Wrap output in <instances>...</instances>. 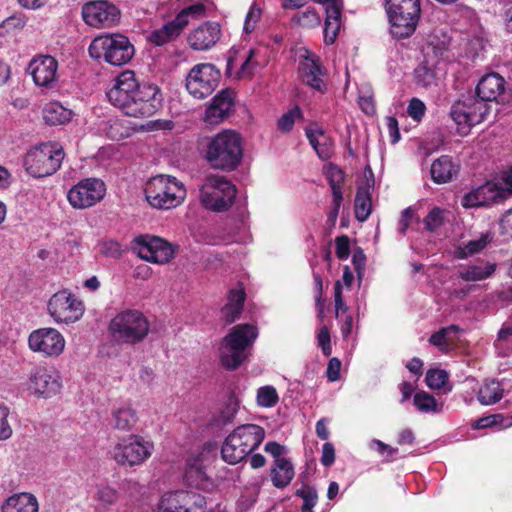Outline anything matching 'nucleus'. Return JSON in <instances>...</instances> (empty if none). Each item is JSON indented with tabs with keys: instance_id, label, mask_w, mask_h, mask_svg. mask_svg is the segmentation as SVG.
<instances>
[{
	"instance_id": "obj_1",
	"label": "nucleus",
	"mask_w": 512,
	"mask_h": 512,
	"mask_svg": "<svg viewBox=\"0 0 512 512\" xmlns=\"http://www.w3.org/2000/svg\"><path fill=\"white\" fill-rule=\"evenodd\" d=\"M107 98L125 115L135 118L153 116L163 101L159 87L151 82H140L132 70H125L115 78Z\"/></svg>"
},
{
	"instance_id": "obj_2",
	"label": "nucleus",
	"mask_w": 512,
	"mask_h": 512,
	"mask_svg": "<svg viewBox=\"0 0 512 512\" xmlns=\"http://www.w3.org/2000/svg\"><path fill=\"white\" fill-rule=\"evenodd\" d=\"M242 139L238 133L225 130L213 137L207 146L205 158L209 164L224 171H232L241 163Z\"/></svg>"
},
{
	"instance_id": "obj_3",
	"label": "nucleus",
	"mask_w": 512,
	"mask_h": 512,
	"mask_svg": "<svg viewBox=\"0 0 512 512\" xmlns=\"http://www.w3.org/2000/svg\"><path fill=\"white\" fill-rule=\"evenodd\" d=\"M258 337V330L251 324H240L232 328L220 345L221 364L230 370L237 369L247 358L248 350Z\"/></svg>"
},
{
	"instance_id": "obj_4",
	"label": "nucleus",
	"mask_w": 512,
	"mask_h": 512,
	"mask_svg": "<svg viewBox=\"0 0 512 512\" xmlns=\"http://www.w3.org/2000/svg\"><path fill=\"white\" fill-rule=\"evenodd\" d=\"M265 430L256 424L238 426L230 433L221 448L225 462L237 464L252 453L264 440Z\"/></svg>"
},
{
	"instance_id": "obj_5",
	"label": "nucleus",
	"mask_w": 512,
	"mask_h": 512,
	"mask_svg": "<svg viewBox=\"0 0 512 512\" xmlns=\"http://www.w3.org/2000/svg\"><path fill=\"white\" fill-rule=\"evenodd\" d=\"M147 202L156 209L169 210L180 206L187 195L185 185L174 176L157 175L145 187Z\"/></svg>"
},
{
	"instance_id": "obj_6",
	"label": "nucleus",
	"mask_w": 512,
	"mask_h": 512,
	"mask_svg": "<svg viewBox=\"0 0 512 512\" xmlns=\"http://www.w3.org/2000/svg\"><path fill=\"white\" fill-rule=\"evenodd\" d=\"M88 52L95 60H103L113 66H122L132 59L135 51L126 36L111 33L95 37L88 47Z\"/></svg>"
},
{
	"instance_id": "obj_7",
	"label": "nucleus",
	"mask_w": 512,
	"mask_h": 512,
	"mask_svg": "<svg viewBox=\"0 0 512 512\" xmlns=\"http://www.w3.org/2000/svg\"><path fill=\"white\" fill-rule=\"evenodd\" d=\"M112 338L122 344L142 342L149 333L150 324L146 316L136 309L118 312L108 326Z\"/></svg>"
},
{
	"instance_id": "obj_8",
	"label": "nucleus",
	"mask_w": 512,
	"mask_h": 512,
	"mask_svg": "<svg viewBox=\"0 0 512 512\" xmlns=\"http://www.w3.org/2000/svg\"><path fill=\"white\" fill-rule=\"evenodd\" d=\"M64 159L62 146L56 142L42 143L30 149L24 159V166L31 176L43 178L54 174Z\"/></svg>"
},
{
	"instance_id": "obj_9",
	"label": "nucleus",
	"mask_w": 512,
	"mask_h": 512,
	"mask_svg": "<svg viewBox=\"0 0 512 512\" xmlns=\"http://www.w3.org/2000/svg\"><path fill=\"white\" fill-rule=\"evenodd\" d=\"M154 452V443L138 434H130L120 438L110 451L112 459L125 467L140 466Z\"/></svg>"
},
{
	"instance_id": "obj_10",
	"label": "nucleus",
	"mask_w": 512,
	"mask_h": 512,
	"mask_svg": "<svg viewBox=\"0 0 512 512\" xmlns=\"http://www.w3.org/2000/svg\"><path fill=\"white\" fill-rule=\"evenodd\" d=\"M236 194L237 189L228 178L210 175L200 188V201L209 210L223 212L233 205Z\"/></svg>"
},
{
	"instance_id": "obj_11",
	"label": "nucleus",
	"mask_w": 512,
	"mask_h": 512,
	"mask_svg": "<svg viewBox=\"0 0 512 512\" xmlns=\"http://www.w3.org/2000/svg\"><path fill=\"white\" fill-rule=\"evenodd\" d=\"M386 11L394 37L406 38L415 31L420 17L419 0H387Z\"/></svg>"
},
{
	"instance_id": "obj_12",
	"label": "nucleus",
	"mask_w": 512,
	"mask_h": 512,
	"mask_svg": "<svg viewBox=\"0 0 512 512\" xmlns=\"http://www.w3.org/2000/svg\"><path fill=\"white\" fill-rule=\"evenodd\" d=\"M205 15V5L199 1L195 2L183 8L175 19L150 32L148 40L157 46L164 45L177 38L191 20L202 18Z\"/></svg>"
},
{
	"instance_id": "obj_13",
	"label": "nucleus",
	"mask_w": 512,
	"mask_h": 512,
	"mask_svg": "<svg viewBox=\"0 0 512 512\" xmlns=\"http://www.w3.org/2000/svg\"><path fill=\"white\" fill-rule=\"evenodd\" d=\"M490 108V104L470 95L452 105L450 116L458 126V130L467 134L471 127L485 120Z\"/></svg>"
},
{
	"instance_id": "obj_14",
	"label": "nucleus",
	"mask_w": 512,
	"mask_h": 512,
	"mask_svg": "<svg viewBox=\"0 0 512 512\" xmlns=\"http://www.w3.org/2000/svg\"><path fill=\"white\" fill-rule=\"evenodd\" d=\"M62 387L59 372L49 366H35L24 383V390L31 396L48 399L60 392Z\"/></svg>"
},
{
	"instance_id": "obj_15",
	"label": "nucleus",
	"mask_w": 512,
	"mask_h": 512,
	"mask_svg": "<svg viewBox=\"0 0 512 512\" xmlns=\"http://www.w3.org/2000/svg\"><path fill=\"white\" fill-rule=\"evenodd\" d=\"M220 80V71L210 63L195 65L186 77V88L190 95L196 99L210 96Z\"/></svg>"
},
{
	"instance_id": "obj_16",
	"label": "nucleus",
	"mask_w": 512,
	"mask_h": 512,
	"mask_svg": "<svg viewBox=\"0 0 512 512\" xmlns=\"http://www.w3.org/2000/svg\"><path fill=\"white\" fill-rule=\"evenodd\" d=\"M84 304L67 290L55 293L48 302V311L57 323H74L84 314Z\"/></svg>"
},
{
	"instance_id": "obj_17",
	"label": "nucleus",
	"mask_w": 512,
	"mask_h": 512,
	"mask_svg": "<svg viewBox=\"0 0 512 512\" xmlns=\"http://www.w3.org/2000/svg\"><path fill=\"white\" fill-rule=\"evenodd\" d=\"M133 250L148 262L168 263L175 255V247L165 239L153 235H140L135 238Z\"/></svg>"
},
{
	"instance_id": "obj_18",
	"label": "nucleus",
	"mask_w": 512,
	"mask_h": 512,
	"mask_svg": "<svg viewBox=\"0 0 512 512\" xmlns=\"http://www.w3.org/2000/svg\"><path fill=\"white\" fill-rule=\"evenodd\" d=\"M206 499L201 494L186 490L170 491L162 495L158 512H205Z\"/></svg>"
},
{
	"instance_id": "obj_19",
	"label": "nucleus",
	"mask_w": 512,
	"mask_h": 512,
	"mask_svg": "<svg viewBox=\"0 0 512 512\" xmlns=\"http://www.w3.org/2000/svg\"><path fill=\"white\" fill-rule=\"evenodd\" d=\"M64 336L55 328H39L30 333L28 346L44 357L55 358L61 355L65 348Z\"/></svg>"
},
{
	"instance_id": "obj_20",
	"label": "nucleus",
	"mask_w": 512,
	"mask_h": 512,
	"mask_svg": "<svg viewBox=\"0 0 512 512\" xmlns=\"http://www.w3.org/2000/svg\"><path fill=\"white\" fill-rule=\"evenodd\" d=\"M105 192L106 188L103 181L96 178H87L70 188L67 199L72 207L85 209L102 200Z\"/></svg>"
},
{
	"instance_id": "obj_21",
	"label": "nucleus",
	"mask_w": 512,
	"mask_h": 512,
	"mask_svg": "<svg viewBox=\"0 0 512 512\" xmlns=\"http://www.w3.org/2000/svg\"><path fill=\"white\" fill-rule=\"evenodd\" d=\"M82 17L91 27L109 28L119 22L120 10L106 0L92 1L83 6Z\"/></svg>"
},
{
	"instance_id": "obj_22",
	"label": "nucleus",
	"mask_w": 512,
	"mask_h": 512,
	"mask_svg": "<svg viewBox=\"0 0 512 512\" xmlns=\"http://www.w3.org/2000/svg\"><path fill=\"white\" fill-rule=\"evenodd\" d=\"M299 76L303 83L319 92L326 90L323 80L325 75L324 67L320 58L307 49L299 50Z\"/></svg>"
},
{
	"instance_id": "obj_23",
	"label": "nucleus",
	"mask_w": 512,
	"mask_h": 512,
	"mask_svg": "<svg viewBox=\"0 0 512 512\" xmlns=\"http://www.w3.org/2000/svg\"><path fill=\"white\" fill-rule=\"evenodd\" d=\"M35 85L43 88H54L58 80V62L50 55L34 57L28 66Z\"/></svg>"
},
{
	"instance_id": "obj_24",
	"label": "nucleus",
	"mask_w": 512,
	"mask_h": 512,
	"mask_svg": "<svg viewBox=\"0 0 512 512\" xmlns=\"http://www.w3.org/2000/svg\"><path fill=\"white\" fill-rule=\"evenodd\" d=\"M505 197L506 191L504 188L494 182H487L465 194L461 199V204L465 208H475L500 202Z\"/></svg>"
},
{
	"instance_id": "obj_25",
	"label": "nucleus",
	"mask_w": 512,
	"mask_h": 512,
	"mask_svg": "<svg viewBox=\"0 0 512 512\" xmlns=\"http://www.w3.org/2000/svg\"><path fill=\"white\" fill-rule=\"evenodd\" d=\"M219 23L208 21L195 28L188 36V43L193 50L205 51L212 48L220 39Z\"/></svg>"
},
{
	"instance_id": "obj_26",
	"label": "nucleus",
	"mask_w": 512,
	"mask_h": 512,
	"mask_svg": "<svg viewBox=\"0 0 512 512\" xmlns=\"http://www.w3.org/2000/svg\"><path fill=\"white\" fill-rule=\"evenodd\" d=\"M232 105V93L230 91L220 92L207 107L204 121L211 125L222 122L229 115Z\"/></svg>"
},
{
	"instance_id": "obj_27",
	"label": "nucleus",
	"mask_w": 512,
	"mask_h": 512,
	"mask_svg": "<svg viewBox=\"0 0 512 512\" xmlns=\"http://www.w3.org/2000/svg\"><path fill=\"white\" fill-rule=\"evenodd\" d=\"M505 80L497 73H489L484 75L477 87V98L488 103L497 100L498 96L504 91Z\"/></svg>"
},
{
	"instance_id": "obj_28",
	"label": "nucleus",
	"mask_w": 512,
	"mask_h": 512,
	"mask_svg": "<svg viewBox=\"0 0 512 512\" xmlns=\"http://www.w3.org/2000/svg\"><path fill=\"white\" fill-rule=\"evenodd\" d=\"M38 510L37 498L28 492L13 494L1 505L2 512H38Z\"/></svg>"
},
{
	"instance_id": "obj_29",
	"label": "nucleus",
	"mask_w": 512,
	"mask_h": 512,
	"mask_svg": "<svg viewBox=\"0 0 512 512\" xmlns=\"http://www.w3.org/2000/svg\"><path fill=\"white\" fill-rule=\"evenodd\" d=\"M495 271V263L481 260L462 266L458 271V275L466 282H477L490 278Z\"/></svg>"
},
{
	"instance_id": "obj_30",
	"label": "nucleus",
	"mask_w": 512,
	"mask_h": 512,
	"mask_svg": "<svg viewBox=\"0 0 512 512\" xmlns=\"http://www.w3.org/2000/svg\"><path fill=\"white\" fill-rule=\"evenodd\" d=\"M137 421V412L129 402H123L112 410L111 425L115 429L129 431Z\"/></svg>"
},
{
	"instance_id": "obj_31",
	"label": "nucleus",
	"mask_w": 512,
	"mask_h": 512,
	"mask_svg": "<svg viewBox=\"0 0 512 512\" xmlns=\"http://www.w3.org/2000/svg\"><path fill=\"white\" fill-rule=\"evenodd\" d=\"M295 476L294 465L289 459L274 460L270 470V479L274 487L286 488Z\"/></svg>"
},
{
	"instance_id": "obj_32",
	"label": "nucleus",
	"mask_w": 512,
	"mask_h": 512,
	"mask_svg": "<svg viewBox=\"0 0 512 512\" xmlns=\"http://www.w3.org/2000/svg\"><path fill=\"white\" fill-rule=\"evenodd\" d=\"M184 480L191 487H204L206 482V474L204 471L202 454L191 456L187 460L186 469L184 473Z\"/></svg>"
},
{
	"instance_id": "obj_33",
	"label": "nucleus",
	"mask_w": 512,
	"mask_h": 512,
	"mask_svg": "<svg viewBox=\"0 0 512 512\" xmlns=\"http://www.w3.org/2000/svg\"><path fill=\"white\" fill-rule=\"evenodd\" d=\"M457 172L458 166L447 155L436 159L430 169L432 180L438 184L449 182Z\"/></svg>"
},
{
	"instance_id": "obj_34",
	"label": "nucleus",
	"mask_w": 512,
	"mask_h": 512,
	"mask_svg": "<svg viewBox=\"0 0 512 512\" xmlns=\"http://www.w3.org/2000/svg\"><path fill=\"white\" fill-rule=\"evenodd\" d=\"M244 288L238 286L231 289L228 294V302L222 309V314L227 323H233L241 314L245 301Z\"/></svg>"
},
{
	"instance_id": "obj_35",
	"label": "nucleus",
	"mask_w": 512,
	"mask_h": 512,
	"mask_svg": "<svg viewBox=\"0 0 512 512\" xmlns=\"http://www.w3.org/2000/svg\"><path fill=\"white\" fill-rule=\"evenodd\" d=\"M306 136L320 159L327 160L331 157L333 143L322 130L306 129Z\"/></svg>"
},
{
	"instance_id": "obj_36",
	"label": "nucleus",
	"mask_w": 512,
	"mask_h": 512,
	"mask_svg": "<svg viewBox=\"0 0 512 512\" xmlns=\"http://www.w3.org/2000/svg\"><path fill=\"white\" fill-rule=\"evenodd\" d=\"M72 116L73 112L58 101L49 102L43 109V118L49 125H63L68 123Z\"/></svg>"
},
{
	"instance_id": "obj_37",
	"label": "nucleus",
	"mask_w": 512,
	"mask_h": 512,
	"mask_svg": "<svg viewBox=\"0 0 512 512\" xmlns=\"http://www.w3.org/2000/svg\"><path fill=\"white\" fill-rule=\"evenodd\" d=\"M503 397V388L498 381L487 380L479 388L477 399L485 406L499 402Z\"/></svg>"
},
{
	"instance_id": "obj_38",
	"label": "nucleus",
	"mask_w": 512,
	"mask_h": 512,
	"mask_svg": "<svg viewBox=\"0 0 512 512\" xmlns=\"http://www.w3.org/2000/svg\"><path fill=\"white\" fill-rule=\"evenodd\" d=\"M494 346L499 356L507 357L512 353V319L502 324Z\"/></svg>"
},
{
	"instance_id": "obj_39",
	"label": "nucleus",
	"mask_w": 512,
	"mask_h": 512,
	"mask_svg": "<svg viewBox=\"0 0 512 512\" xmlns=\"http://www.w3.org/2000/svg\"><path fill=\"white\" fill-rule=\"evenodd\" d=\"M459 328L455 325L444 327L431 335L429 342L442 351L448 350L456 341Z\"/></svg>"
},
{
	"instance_id": "obj_40",
	"label": "nucleus",
	"mask_w": 512,
	"mask_h": 512,
	"mask_svg": "<svg viewBox=\"0 0 512 512\" xmlns=\"http://www.w3.org/2000/svg\"><path fill=\"white\" fill-rule=\"evenodd\" d=\"M371 197L366 188H359L355 197V216L363 222L371 213Z\"/></svg>"
},
{
	"instance_id": "obj_41",
	"label": "nucleus",
	"mask_w": 512,
	"mask_h": 512,
	"mask_svg": "<svg viewBox=\"0 0 512 512\" xmlns=\"http://www.w3.org/2000/svg\"><path fill=\"white\" fill-rule=\"evenodd\" d=\"M292 21L302 28H316L321 23V17L314 8H307L293 15Z\"/></svg>"
},
{
	"instance_id": "obj_42",
	"label": "nucleus",
	"mask_w": 512,
	"mask_h": 512,
	"mask_svg": "<svg viewBox=\"0 0 512 512\" xmlns=\"http://www.w3.org/2000/svg\"><path fill=\"white\" fill-rule=\"evenodd\" d=\"M279 402V395L272 385L261 386L256 391V403L262 408H272Z\"/></svg>"
},
{
	"instance_id": "obj_43",
	"label": "nucleus",
	"mask_w": 512,
	"mask_h": 512,
	"mask_svg": "<svg viewBox=\"0 0 512 512\" xmlns=\"http://www.w3.org/2000/svg\"><path fill=\"white\" fill-rule=\"evenodd\" d=\"M413 402L417 410L422 413H437L441 410L436 399L424 391L417 392L414 395Z\"/></svg>"
},
{
	"instance_id": "obj_44",
	"label": "nucleus",
	"mask_w": 512,
	"mask_h": 512,
	"mask_svg": "<svg viewBox=\"0 0 512 512\" xmlns=\"http://www.w3.org/2000/svg\"><path fill=\"white\" fill-rule=\"evenodd\" d=\"M491 240L492 236L490 233H483L478 238L468 241L464 247H461L459 255L464 258L478 253L483 250Z\"/></svg>"
},
{
	"instance_id": "obj_45",
	"label": "nucleus",
	"mask_w": 512,
	"mask_h": 512,
	"mask_svg": "<svg viewBox=\"0 0 512 512\" xmlns=\"http://www.w3.org/2000/svg\"><path fill=\"white\" fill-rule=\"evenodd\" d=\"M303 116L299 106H294L284 113L277 122V128L284 133H288L293 129L295 122Z\"/></svg>"
},
{
	"instance_id": "obj_46",
	"label": "nucleus",
	"mask_w": 512,
	"mask_h": 512,
	"mask_svg": "<svg viewBox=\"0 0 512 512\" xmlns=\"http://www.w3.org/2000/svg\"><path fill=\"white\" fill-rule=\"evenodd\" d=\"M295 494L303 500L301 512H314L313 508L318 502V494L315 488L306 486L298 489Z\"/></svg>"
},
{
	"instance_id": "obj_47",
	"label": "nucleus",
	"mask_w": 512,
	"mask_h": 512,
	"mask_svg": "<svg viewBox=\"0 0 512 512\" xmlns=\"http://www.w3.org/2000/svg\"><path fill=\"white\" fill-rule=\"evenodd\" d=\"M254 55L255 51L253 49L247 52L240 66L236 68L234 76L236 79H248L252 77L256 68V62L253 61Z\"/></svg>"
},
{
	"instance_id": "obj_48",
	"label": "nucleus",
	"mask_w": 512,
	"mask_h": 512,
	"mask_svg": "<svg viewBox=\"0 0 512 512\" xmlns=\"http://www.w3.org/2000/svg\"><path fill=\"white\" fill-rule=\"evenodd\" d=\"M449 375L442 369H430L426 374V384L431 389H441L448 382Z\"/></svg>"
},
{
	"instance_id": "obj_49",
	"label": "nucleus",
	"mask_w": 512,
	"mask_h": 512,
	"mask_svg": "<svg viewBox=\"0 0 512 512\" xmlns=\"http://www.w3.org/2000/svg\"><path fill=\"white\" fill-rule=\"evenodd\" d=\"M261 15L262 9L256 3H253L244 20L243 31L245 34H251L255 31Z\"/></svg>"
},
{
	"instance_id": "obj_50",
	"label": "nucleus",
	"mask_w": 512,
	"mask_h": 512,
	"mask_svg": "<svg viewBox=\"0 0 512 512\" xmlns=\"http://www.w3.org/2000/svg\"><path fill=\"white\" fill-rule=\"evenodd\" d=\"M414 75L416 82L423 87L431 86L436 79L435 72L427 64L419 65L415 69Z\"/></svg>"
},
{
	"instance_id": "obj_51",
	"label": "nucleus",
	"mask_w": 512,
	"mask_h": 512,
	"mask_svg": "<svg viewBox=\"0 0 512 512\" xmlns=\"http://www.w3.org/2000/svg\"><path fill=\"white\" fill-rule=\"evenodd\" d=\"M98 252L105 257L118 258L121 256L123 249L118 241L109 239L98 244Z\"/></svg>"
},
{
	"instance_id": "obj_52",
	"label": "nucleus",
	"mask_w": 512,
	"mask_h": 512,
	"mask_svg": "<svg viewBox=\"0 0 512 512\" xmlns=\"http://www.w3.org/2000/svg\"><path fill=\"white\" fill-rule=\"evenodd\" d=\"M9 414V408L0 404V441L7 440L12 436L13 430L8 420Z\"/></svg>"
},
{
	"instance_id": "obj_53",
	"label": "nucleus",
	"mask_w": 512,
	"mask_h": 512,
	"mask_svg": "<svg viewBox=\"0 0 512 512\" xmlns=\"http://www.w3.org/2000/svg\"><path fill=\"white\" fill-rule=\"evenodd\" d=\"M325 175L329 181L331 189L341 188L344 181V173L336 165L329 164L326 168Z\"/></svg>"
},
{
	"instance_id": "obj_54",
	"label": "nucleus",
	"mask_w": 512,
	"mask_h": 512,
	"mask_svg": "<svg viewBox=\"0 0 512 512\" xmlns=\"http://www.w3.org/2000/svg\"><path fill=\"white\" fill-rule=\"evenodd\" d=\"M96 498L104 505H111L116 502L118 493L112 487L100 485L97 487Z\"/></svg>"
},
{
	"instance_id": "obj_55",
	"label": "nucleus",
	"mask_w": 512,
	"mask_h": 512,
	"mask_svg": "<svg viewBox=\"0 0 512 512\" xmlns=\"http://www.w3.org/2000/svg\"><path fill=\"white\" fill-rule=\"evenodd\" d=\"M443 220V210L433 208L424 220L425 227L429 231H435L443 224Z\"/></svg>"
},
{
	"instance_id": "obj_56",
	"label": "nucleus",
	"mask_w": 512,
	"mask_h": 512,
	"mask_svg": "<svg viewBox=\"0 0 512 512\" xmlns=\"http://www.w3.org/2000/svg\"><path fill=\"white\" fill-rule=\"evenodd\" d=\"M317 342L325 356H330L332 353V346L330 340V333L326 326L319 329L317 334Z\"/></svg>"
},
{
	"instance_id": "obj_57",
	"label": "nucleus",
	"mask_w": 512,
	"mask_h": 512,
	"mask_svg": "<svg viewBox=\"0 0 512 512\" xmlns=\"http://www.w3.org/2000/svg\"><path fill=\"white\" fill-rule=\"evenodd\" d=\"M426 111L425 104L418 98H413L407 107L408 115L415 121H420Z\"/></svg>"
},
{
	"instance_id": "obj_58",
	"label": "nucleus",
	"mask_w": 512,
	"mask_h": 512,
	"mask_svg": "<svg viewBox=\"0 0 512 512\" xmlns=\"http://www.w3.org/2000/svg\"><path fill=\"white\" fill-rule=\"evenodd\" d=\"M341 361L333 357L329 360L326 370L327 379L330 382H335L340 378Z\"/></svg>"
},
{
	"instance_id": "obj_59",
	"label": "nucleus",
	"mask_w": 512,
	"mask_h": 512,
	"mask_svg": "<svg viewBox=\"0 0 512 512\" xmlns=\"http://www.w3.org/2000/svg\"><path fill=\"white\" fill-rule=\"evenodd\" d=\"M323 466L330 467L335 461V449L332 443L326 442L322 446L320 459Z\"/></svg>"
},
{
	"instance_id": "obj_60",
	"label": "nucleus",
	"mask_w": 512,
	"mask_h": 512,
	"mask_svg": "<svg viewBox=\"0 0 512 512\" xmlns=\"http://www.w3.org/2000/svg\"><path fill=\"white\" fill-rule=\"evenodd\" d=\"M350 254V243L346 236H341L336 239V255L339 259H347Z\"/></svg>"
},
{
	"instance_id": "obj_61",
	"label": "nucleus",
	"mask_w": 512,
	"mask_h": 512,
	"mask_svg": "<svg viewBox=\"0 0 512 512\" xmlns=\"http://www.w3.org/2000/svg\"><path fill=\"white\" fill-rule=\"evenodd\" d=\"M334 301L336 317H338L340 311L346 312L348 310V307L342 297V284L340 281H337L334 286Z\"/></svg>"
},
{
	"instance_id": "obj_62",
	"label": "nucleus",
	"mask_w": 512,
	"mask_h": 512,
	"mask_svg": "<svg viewBox=\"0 0 512 512\" xmlns=\"http://www.w3.org/2000/svg\"><path fill=\"white\" fill-rule=\"evenodd\" d=\"M264 449H265V452H267L274 458V460L286 459L285 457H282L287 451L286 447L283 445H280L277 442H267L265 444Z\"/></svg>"
},
{
	"instance_id": "obj_63",
	"label": "nucleus",
	"mask_w": 512,
	"mask_h": 512,
	"mask_svg": "<svg viewBox=\"0 0 512 512\" xmlns=\"http://www.w3.org/2000/svg\"><path fill=\"white\" fill-rule=\"evenodd\" d=\"M385 123L391 138V143H397L400 140V132L397 119L394 116H387L385 118Z\"/></svg>"
},
{
	"instance_id": "obj_64",
	"label": "nucleus",
	"mask_w": 512,
	"mask_h": 512,
	"mask_svg": "<svg viewBox=\"0 0 512 512\" xmlns=\"http://www.w3.org/2000/svg\"><path fill=\"white\" fill-rule=\"evenodd\" d=\"M369 447L371 449H375L380 455H383V456L386 455L388 457H391L394 453L397 452V449H395L377 439H373L370 442Z\"/></svg>"
}]
</instances>
